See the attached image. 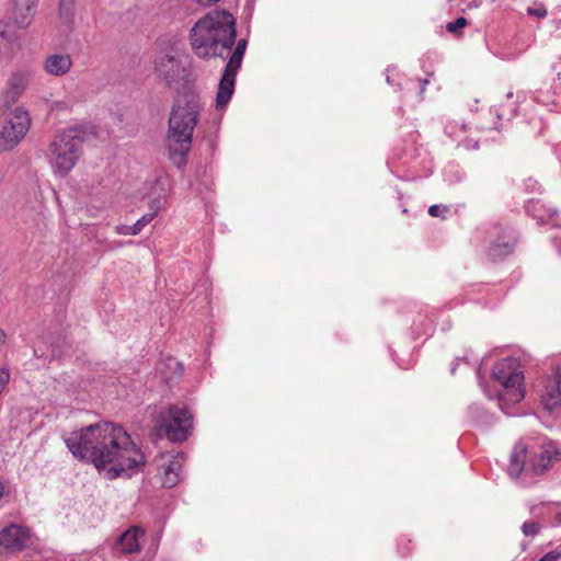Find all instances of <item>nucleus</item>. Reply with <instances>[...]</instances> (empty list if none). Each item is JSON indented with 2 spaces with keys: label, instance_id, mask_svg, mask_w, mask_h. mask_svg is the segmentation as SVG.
<instances>
[{
  "label": "nucleus",
  "instance_id": "f257e3e1",
  "mask_svg": "<svg viewBox=\"0 0 561 561\" xmlns=\"http://www.w3.org/2000/svg\"><path fill=\"white\" fill-rule=\"evenodd\" d=\"M65 443L79 460L94 465L106 479L130 477L146 462L140 448L119 425L100 422L71 432Z\"/></svg>",
  "mask_w": 561,
  "mask_h": 561
},
{
  "label": "nucleus",
  "instance_id": "f03ea898",
  "mask_svg": "<svg viewBox=\"0 0 561 561\" xmlns=\"http://www.w3.org/2000/svg\"><path fill=\"white\" fill-rule=\"evenodd\" d=\"M194 54L201 58L219 57L225 59L233 44L228 62L221 73L216 94V108H225L234 92L236 77L241 68L248 41L237 39L236 19L227 10H211L201 18L190 33Z\"/></svg>",
  "mask_w": 561,
  "mask_h": 561
},
{
  "label": "nucleus",
  "instance_id": "7ed1b4c3",
  "mask_svg": "<svg viewBox=\"0 0 561 561\" xmlns=\"http://www.w3.org/2000/svg\"><path fill=\"white\" fill-rule=\"evenodd\" d=\"M199 114L198 94L190 91L178 96L169 117L167 144L170 159L179 169L186 164Z\"/></svg>",
  "mask_w": 561,
  "mask_h": 561
},
{
  "label": "nucleus",
  "instance_id": "20e7f679",
  "mask_svg": "<svg viewBox=\"0 0 561 561\" xmlns=\"http://www.w3.org/2000/svg\"><path fill=\"white\" fill-rule=\"evenodd\" d=\"M492 378L497 386L499 407L504 413L510 414V409L525 397L520 363L512 357L501 359L493 367Z\"/></svg>",
  "mask_w": 561,
  "mask_h": 561
},
{
  "label": "nucleus",
  "instance_id": "39448f33",
  "mask_svg": "<svg viewBox=\"0 0 561 561\" xmlns=\"http://www.w3.org/2000/svg\"><path fill=\"white\" fill-rule=\"evenodd\" d=\"M83 130L71 127L58 133L51 140L47 158L56 176H66L77 164L83 144Z\"/></svg>",
  "mask_w": 561,
  "mask_h": 561
},
{
  "label": "nucleus",
  "instance_id": "423d86ee",
  "mask_svg": "<svg viewBox=\"0 0 561 561\" xmlns=\"http://www.w3.org/2000/svg\"><path fill=\"white\" fill-rule=\"evenodd\" d=\"M528 454V446L524 442H518L512 451L508 466V474L517 478L522 470L527 468L536 476L545 473L551 466L553 459H557L558 453L551 445L531 447Z\"/></svg>",
  "mask_w": 561,
  "mask_h": 561
},
{
  "label": "nucleus",
  "instance_id": "0eeeda50",
  "mask_svg": "<svg viewBox=\"0 0 561 561\" xmlns=\"http://www.w3.org/2000/svg\"><path fill=\"white\" fill-rule=\"evenodd\" d=\"M31 117L22 107L12 110L0 128V149L11 150L16 147L27 134Z\"/></svg>",
  "mask_w": 561,
  "mask_h": 561
},
{
  "label": "nucleus",
  "instance_id": "6e6552de",
  "mask_svg": "<svg viewBox=\"0 0 561 561\" xmlns=\"http://www.w3.org/2000/svg\"><path fill=\"white\" fill-rule=\"evenodd\" d=\"M192 427V414L186 409L172 407L168 412L161 413L158 420V428L164 431L172 442H183L190 435Z\"/></svg>",
  "mask_w": 561,
  "mask_h": 561
},
{
  "label": "nucleus",
  "instance_id": "1a4fd4ad",
  "mask_svg": "<svg viewBox=\"0 0 561 561\" xmlns=\"http://www.w3.org/2000/svg\"><path fill=\"white\" fill-rule=\"evenodd\" d=\"M186 57L175 49L160 53L154 59V70L168 85L178 82L185 73Z\"/></svg>",
  "mask_w": 561,
  "mask_h": 561
},
{
  "label": "nucleus",
  "instance_id": "9d476101",
  "mask_svg": "<svg viewBox=\"0 0 561 561\" xmlns=\"http://www.w3.org/2000/svg\"><path fill=\"white\" fill-rule=\"evenodd\" d=\"M31 531L27 527L11 524L0 530V556L13 554L28 547Z\"/></svg>",
  "mask_w": 561,
  "mask_h": 561
},
{
  "label": "nucleus",
  "instance_id": "9b49d317",
  "mask_svg": "<svg viewBox=\"0 0 561 561\" xmlns=\"http://www.w3.org/2000/svg\"><path fill=\"white\" fill-rule=\"evenodd\" d=\"M540 400L543 408L552 412L561 405V375L554 374L542 379Z\"/></svg>",
  "mask_w": 561,
  "mask_h": 561
},
{
  "label": "nucleus",
  "instance_id": "f8f14e48",
  "mask_svg": "<svg viewBox=\"0 0 561 561\" xmlns=\"http://www.w3.org/2000/svg\"><path fill=\"white\" fill-rule=\"evenodd\" d=\"M163 467L162 484L165 488L175 486L182 479V468L185 461L183 453L161 457Z\"/></svg>",
  "mask_w": 561,
  "mask_h": 561
},
{
  "label": "nucleus",
  "instance_id": "ddd939ff",
  "mask_svg": "<svg viewBox=\"0 0 561 561\" xmlns=\"http://www.w3.org/2000/svg\"><path fill=\"white\" fill-rule=\"evenodd\" d=\"M170 193L171 184L165 178L158 179L151 186L148 206L150 213H154V217L168 205Z\"/></svg>",
  "mask_w": 561,
  "mask_h": 561
},
{
  "label": "nucleus",
  "instance_id": "4468645a",
  "mask_svg": "<svg viewBox=\"0 0 561 561\" xmlns=\"http://www.w3.org/2000/svg\"><path fill=\"white\" fill-rule=\"evenodd\" d=\"M145 530L138 526H131L124 531L116 541V549L125 553H134L140 550Z\"/></svg>",
  "mask_w": 561,
  "mask_h": 561
},
{
  "label": "nucleus",
  "instance_id": "2eb2a0df",
  "mask_svg": "<svg viewBox=\"0 0 561 561\" xmlns=\"http://www.w3.org/2000/svg\"><path fill=\"white\" fill-rule=\"evenodd\" d=\"M43 67L45 72L49 76L61 77L70 71L72 59L68 54H50L45 58Z\"/></svg>",
  "mask_w": 561,
  "mask_h": 561
},
{
  "label": "nucleus",
  "instance_id": "dca6fc26",
  "mask_svg": "<svg viewBox=\"0 0 561 561\" xmlns=\"http://www.w3.org/2000/svg\"><path fill=\"white\" fill-rule=\"evenodd\" d=\"M31 79V73L26 70L12 73L8 81L5 91V101L8 103L15 102L26 89Z\"/></svg>",
  "mask_w": 561,
  "mask_h": 561
},
{
  "label": "nucleus",
  "instance_id": "f3484780",
  "mask_svg": "<svg viewBox=\"0 0 561 561\" xmlns=\"http://www.w3.org/2000/svg\"><path fill=\"white\" fill-rule=\"evenodd\" d=\"M527 211L538 220L539 225L551 224L556 227L561 226V219L558 218V210L552 207H546L540 202H530L527 205Z\"/></svg>",
  "mask_w": 561,
  "mask_h": 561
},
{
  "label": "nucleus",
  "instance_id": "a211bd4d",
  "mask_svg": "<svg viewBox=\"0 0 561 561\" xmlns=\"http://www.w3.org/2000/svg\"><path fill=\"white\" fill-rule=\"evenodd\" d=\"M153 218L154 213L145 214L136 222H133V226L118 225L115 227V231L117 234L137 236L148 224H150L153 220Z\"/></svg>",
  "mask_w": 561,
  "mask_h": 561
},
{
  "label": "nucleus",
  "instance_id": "6ab92c4d",
  "mask_svg": "<svg viewBox=\"0 0 561 561\" xmlns=\"http://www.w3.org/2000/svg\"><path fill=\"white\" fill-rule=\"evenodd\" d=\"M513 248L514 241L512 237L507 238L506 240L500 238L494 244L490 247L488 255L494 261L502 260L513 251Z\"/></svg>",
  "mask_w": 561,
  "mask_h": 561
},
{
  "label": "nucleus",
  "instance_id": "aec40b11",
  "mask_svg": "<svg viewBox=\"0 0 561 561\" xmlns=\"http://www.w3.org/2000/svg\"><path fill=\"white\" fill-rule=\"evenodd\" d=\"M75 0H60L59 15L64 22L69 23L73 18Z\"/></svg>",
  "mask_w": 561,
  "mask_h": 561
},
{
  "label": "nucleus",
  "instance_id": "412c9836",
  "mask_svg": "<svg viewBox=\"0 0 561 561\" xmlns=\"http://www.w3.org/2000/svg\"><path fill=\"white\" fill-rule=\"evenodd\" d=\"M540 530V524L537 522H525L522 526V531L527 537L536 536Z\"/></svg>",
  "mask_w": 561,
  "mask_h": 561
},
{
  "label": "nucleus",
  "instance_id": "4be33fe9",
  "mask_svg": "<svg viewBox=\"0 0 561 561\" xmlns=\"http://www.w3.org/2000/svg\"><path fill=\"white\" fill-rule=\"evenodd\" d=\"M467 25V20L465 18H458L454 22H449L446 26L449 33L456 34L460 30H462Z\"/></svg>",
  "mask_w": 561,
  "mask_h": 561
},
{
  "label": "nucleus",
  "instance_id": "5701e85b",
  "mask_svg": "<svg viewBox=\"0 0 561 561\" xmlns=\"http://www.w3.org/2000/svg\"><path fill=\"white\" fill-rule=\"evenodd\" d=\"M527 12L529 15H533V16H536L539 19H543L547 16V9L542 4H539L537 7H529L527 9Z\"/></svg>",
  "mask_w": 561,
  "mask_h": 561
},
{
  "label": "nucleus",
  "instance_id": "b1692460",
  "mask_svg": "<svg viewBox=\"0 0 561 561\" xmlns=\"http://www.w3.org/2000/svg\"><path fill=\"white\" fill-rule=\"evenodd\" d=\"M10 381V371L8 368H0V394L3 393Z\"/></svg>",
  "mask_w": 561,
  "mask_h": 561
},
{
  "label": "nucleus",
  "instance_id": "393cba45",
  "mask_svg": "<svg viewBox=\"0 0 561 561\" xmlns=\"http://www.w3.org/2000/svg\"><path fill=\"white\" fill-rule=\"evenodd\" d=\"M19 13L21 14H26V10L25 8H21V9H18V5H16V2L13 1V14H14V20L16 22V24L20 26V27H26L28 26L30 24H22L20 21H19Z\"/></svg>",
  "mask_w": 561,
  "mask_h": 561
},
{
  "label": "nucleus",
  "instance_id": "a878e982",
  "mask_svg": "<svg viewBox=\"0 0 561 561\" xmlns=\"http://www.w3.org/2000/svg\"><path fill=\"white\" fill-rule=\"evenodd\" d=\"M548 561H558L561 559V550H552L543 556Z\"/></svg>",
  "mask_w": 561,
  "mask_h": 561
},
{
  "label": "nucleus",
  "instance_id": "bb28decb",
  "mask_svg": "<svg viewBox=\"0 0 561 561\" xmlns=\"http://www.w3.org/2000/svg\"><path fill=\"white\" fill-rule=\"evenodd\" d=\"M444 210L446 211L447 208L446 207H442L439 205H432L430 208H428V214L432 216V217H437L439 216L440 211Z\"/></svg>",
  "mask_w": 561,
  "mask_h": 561
},
{
  "label": "nucleus",
  "instance_id": "cd10ccee",
  "mask_svg": "<svg viewBox=\"0 0 561 561\" xmlns=\"http://www.w3.org/2000/svg\"><path fill=\"white\" fill-rule=\"evenodd\" d=\"M7 341V333L0 329V346L3 345Z\"/></svg>",
  "mask_w": 561,
  "mask_h": 561
},
{
  "label": "nucleus",
  "instance_id": "c85d7f7f",
  "mask_svg": "<svg viewBox=\"0 0 561 561\" xmlns=\"http://www.w3.org/2000/svg\"><path fill=\"white\" fill-rule=\"evenodd\" d=\"M421 82V90H420V93H424L425 91V85L428 83V80L427 79H423V80H420Z\"/></svg>",
  "mask_w": 561,
  "mask_h": 561
},
{
  "label": "nucleus",
  "instance_id": "c756f323",
  "mask_svg": "<svg viewBox=\"0 0 561 561\" xmlns=\"http://www.w3.org/2000/svg\"><path fill=\"white\" fill-rule=\"evenodd\" d=\"M3 494H4V485L2 482H0V501L2 500L3 497Z\"/></svg>",
  "mask_w": 561,
  "mask_h": 561
},
{
  "label": "nucleus",
  "instance_id": "7c9ffc66",
  "mask_svg": "<svg viewBox=\"0 0 561 561\" xmlns=\"http://www.w3.org/2000/svg\"><path fill=\"white\" fill-rule=\"evenodd\" d=\"M556 153L558 154L559 159L561 160V145H559V146L556 148Z\"/></svg>",
  "mask_w": 561,
  "mask_h": 561
},
{
  "label": "nucleus",
  "instance_id": "2f4dec72",
  "mask_svg": "<svg viewBox=\"0 0 561 561\" xmlns=\"http://www.w3.org/2000/svg\"><path fill=\"white\" fill-rule=\"evenodd\" d=\"M539 561H548V560H547L546 558H543V557H542Z\"/></svg>",
  "mask_w": 561,
  "mask_h": 561
},
{
  "label": "nucleus",
  "instance_id": "473e14b6",
  "mask_svg": "<svg viewBox=\"0 0 561 561\" xmlns=\"http://www.w3.org/2000/svg\"><path fill=\"white\" fill-rule=\"evenodd\" d=\"M2 35H3V32H2V31H0V37H2Z\"/></svg>",
  "mask_w": 561,
  "mask_h": 561
}]
</instances>
